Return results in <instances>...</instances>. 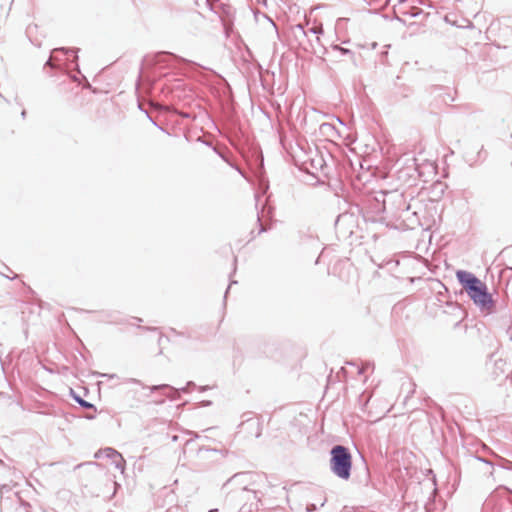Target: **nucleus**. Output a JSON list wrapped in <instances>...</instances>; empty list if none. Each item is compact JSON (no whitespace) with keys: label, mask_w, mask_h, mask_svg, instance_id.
Wrapping results in <instances>:
<instances>
[{"label":"nucleus","mask_w":512,"mask_h":512,"mask_svg":"<svg viewBox=\"0 0 512 512\" xmlns=\"http://www.w3.org/2000/svg\"><path fill=\"white\" fill-rule=\"evenodd\" d=\"M456 276L474 304L482 311L487 313L492 312L494 309V301L487 290L486 284L474 274L467 271L459 270L456 272Z\"/></svg>","instance_id":"f257e3e1"},{"label":"nucleus","mask_w":512,"mask_h":512,"mask_svg":"<svg viewBox=\"0 0 512 512\" xmlns=\"http://www.w3.org/2000/svg\"><path fill=\"white\" fill-rule=\"evenodd\" d=\"M330 465L332 471L342 479H349L352 466V458L348 450L341 446H335L331 451Z\"/></svg>","instance_id":"f03ea898"},{"label":"nucleus","mask_w":512,"mask_h":512,"mask_svg":"<svg viewBox=\"0 0 512 512\" xmlns=\"http://www.w3.org/2000/svg\"><path fill=\"white\" fill-rule=\"evenodd\" d=\"M170 341H171V339L168 334L162 335L159 337L158 342H159V345L161 346L160 354H165V351L172 352L175 350V348L168 347V344L170 343Z\"/></svg>","instance_id":"7ed1b4c3"},{"label":"nucleus","mask_w":512,"mask_h":512,"mask_svg":"<svg viewBox=\"0 0 512 512\" xmlns=\"http://www.w3.org/2000/svg\"><path fill=\"white\" fill-rule=\"evenodd\" d=\"M80 403H81V405H82V406H84V407H92V405H91V404H89V403H87V402H85V401H81Z\"/></svg>","instance_id":"20e7f679"}]
</instances>
